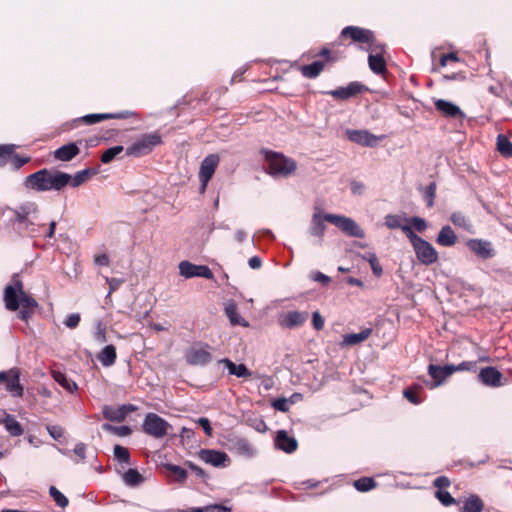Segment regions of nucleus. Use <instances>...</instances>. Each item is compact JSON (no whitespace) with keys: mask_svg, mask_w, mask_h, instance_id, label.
Wrapping results in <instances>:
<instances>
[{"mask_svg":"<svg viewBox=\"0 0 512 512\" xmlns=\"http://www.w3.org/2000/svg\"><path fill=\"white\" fill-rule=\"evenodd\" d=\"M68 179V173L58 170L41 169L26 178L25 186L38 192L60 191L67 186Z\"/></svg>","mask_w":512,"mask_h":512,"instance_id":"1","label":"nucleus"},{"mask_svg":"<svg viewBox=\"0 0 512 512\" xmlns=\"http://www.w3.org/2000/svg\"><path fill=\"white\" fill-rule=\"evenodd\" d=\"M4 301L8 310L16 311L21 308L19 315L23 320H26L37 307V302L23 291L20 281H16L15 286L5 288Z\"/></svg>","mask_w":512,"mask_h":512,"instance_id":"2","label":"nucleus"},{"mask_svg":"<svg viewBox=\"0 0 512 512\" xmlns=\"http://www.w3.org/2000/svg\"><path fill=\"white\" fill-rule=\"evenodd\" d=\"M5 211H10L15 216L14 221L23 225V228L32 236H36L38 229L36 228V218L39 212L38 205L33 201H25L18 206L6 207Z\"/></svg>","mask_w":512,"mask_h":512,"instance_id":"3","label":"nucleus"},{"mask_svg":"<svg viewBox=\"0 0 512 512\" xmlns=\"http://www.w3.org/2000/svg\"><path fill=\"white\" fill-rule=\"evenodd\" d=\"M403 233L409 239L417 259L424 265H431L438 260V252L426 240L415 234L411 227H403Z\"/></svg>","mask_w":512,"mask_h":512,"instance_id":"4","label":"nucleus"},{"mask_svg":"<svg viewBox=\"0 0 512 512\" xmlns=\"http://www.w3.org/2000/svg\"><path fill=\"white\" fill-rule=\"evenodd\" d=\"M268 171L274 177L287 178L295 173L297 164L294 160L282 154L270 153L267 155Z\"/></svg>","mask_w":512,"mask_h":512,"instance_id":"5","label":"nucleus"},{"mask_svg":"<svg viewBox=\"0 0 512 512\" xmlns=\"http://www.w3.org/2000/svg\"><path fill=\"white\" fill-rule=\"evenodd\" d=\"M169 428H171V425L155 413L147 414L143 422L144 432L154 438L164 437Z\"/></svg>","mask_w":512,"mask_h":512,"instance_id":"6","label":"nucleus"},{"mask_svg":"<svg viewBox=\"0 0 512 512\" xmlns=\"http://www.w3.org/2000/svg\"><path fill=\"white\" fill-rule=\"evenodd\" d=\"M328 222L334 224L343 233L351 237L363 238L364 230L352 218L341 215H329Z\"/></svg>","mask_w":512,"mask_h":512,"instance_id":"7","label":"nucleus"},{"mask_svg":"<svg viewBox=\"0 0 512 512\" xmlns=\"http://www.w3.org/2000/svg\"><path fill=\"white\" fill-rule=\"evenodd\" d=\"M161 137L157 133L144 135L133 145L127 148V154L133 156H141L149 153L152 149L160 144Z\"/></svg>","mask_w":512,"mask_h":512,"instance_id":"8","label":"nucleus"},{"mask_svg":"<svg viewBox=\"0 0 512 512\" xmlns=\"http://www.w3.org/2000/svg\"><path fill=\"white\" fill-rule=\"evenodd\" d=\"M186 362L190 365H205L212 359L210 346L207 344H198L192 346L185 355Z\"/></svg>","mask_w":512,"mask_h":512,"instance_id":"9","label":"nucleus"},{"mask_svg":"<svg viewBox=\"0 0 512 512\" xmlns=\"http://www.w3.org/2000/svg\"><path fill=\"white\" fill-rule=\"evenodd\" d=\"M2 385L15 397H20L23 393V387L19 382V371L17 369L0 372V386Z\"/></svg>","mask_w":512,"mask_h":512,"instance_id":"10","label":"nucleus"},{"mask_svg":"<svg viewBox=\"0 0 512 512\" xmlns=\"http://www.w3.org/2000/svg\"><path fill=\"white\" fill-rule=\"evenodd\" d=\"M330 214H326L324 213L321 209L319 208H316L313 215H312V218H311V221H310V225H309V228H308V234L314 238L317 239V241L320 243L323 239V236H324V233H325V230H326V225H325V221L328 222V216Z\"/></svg>","mask_w":512,"mask_h":512,"instance_id":"11","label":"nucleus"},{"mask_svg":"<svg viewBox=\"0 0 512 512\" xmlns=\"http://www.w3.org/2000/svg\"><path fill=\"white\" fill-rule=\"evenodd\" d=\"M218 164L219 157L216 154H210L202 161L199 171L201 192H203L206 189V186L209 180L212 178Z\"/></svg>","mask_w":512,"mask_h":512,"instance_id":"12","label":"nucleus"},{"mask_svg":"<svg viewBox=\"0 0 512 512\" xmlns=\"http://www.w3.org/2000/svg\"><path fill=\"white\" fill-rule=\"evenodd\" d=\"M348 139L362 146L374 147L384 138V136H377L367 130H353L346 131Z\"/></svg>","mask_w":512,"mask_h":512,"instance_id":"13","label":"nucleus"},{"mask_svg":"<svg viewBox=\"0 0 512 512\" xmlns=\"http://www.w3.org/2000/svg\"><path fill=\"white\" fill-rule=\"evenodd\" d=\"M179 272L185 278L203 277L206 279L213 278L212 271L204 265H195L189 261H182L179 264Z\"/></svg>","mask_w":512,"mask_h":512,"instance_id":"14","label":"nucleus"},{"mask_svg":"<svg viewBox=\"0 0 512 512\" xmlns=\"http://www.w3.org/2000/svg\"><path fill=\"white\" fill-rule=\"evenodd\" d=\"M467 247L479 258L490 259L495 256V250L490 241L483 239H470L466 243Z\"/></svg>","mask_w":512,"mask_h":512,"instance_id":"15","label":"nucleus"},{"mask_svg":"<svg viewBox=\"0 0 512 512\" xmlns=\"http://www.w3.org/2000/svg\"><path fill=\"white\" fill-rule=\"evenodd\" d=\"M135 410L136 407L131 404H124L118 407L105 405L102 409V413L107 420L122 422L130 412Z\"/></svg>","mask_w":512,"mask_h":512,"instance_id":"16","label":"nucleus"},{"mask_svg":"<svg viewBox=\"0 0 512 512\" xmlns=\"http://www.w3.org/2000/svg\"><path fill=\"white\" fill-rule=\"evenodd\" d=\"M341 34L349 36L355 42L370 43V47L374 44V37L372 31L355 26L345 27Z\"/></svg>","mask_w":512,"mask_h":512,"instance_id":"17","label":"nucleus"},{"mask_svg":"<svg viewBox=\"0 0 512 512\" xmlns=\"http://www.w3.org/2000/svg\"><path fill=\"white\" fill-rule=\"evenodd\" d=\"M308 312L289 311L279 317V324L284 328H296L308 319Z\"/></svg>","mask_w":512,"mask_h":512,"instance_id":"18","label":"nucleus"},{"mask_svg":"<svg viewBox=\"0 0 512 512\" xmlns=\"http://www.w3.org/2000/svg\"><path fill=\"white\" fill-rule=\"evenodd\" d=\"M383 49L382 45L376 44L370 47V54L368 57L369 67L377 74H382L386 71V64L382 57Z\"/></svg>","mask_w":512,"mask_h":512,"instance_id":"19","label":"nucleus"},{"mask_svg":"<svg viewBox=\"0 0 512 512\" xmlns=\"http://www.w3.org/2000/svg\"><path fill=\"white\" fill-rule=\"evenodd\" d=\"M199 456L205 463L215 467L225 466L226 462H229L228 455L221 451L203 449L200 451Z\"/></svg>","mask_w":512,"mask_h":512,"instance_id":"20","label":"nucleus"},{"mask_svg":"<svg viewBox=\"0 0 512 512\" xmlns=\"http://www.w3.org/2000/svg\"><path fill=\"white\" fill-rule=\"evenodd\" d=\"M434 104L436 109L446 117L463 118L465 116L461 109L452 102L442 99H436L434 101Z\"/></svg>","mask_w":512,"mask_h":512,"instance_id":"21","label":"nucleus"},{"mask_svg":"<svg viewBox=\"0 0 512 512\" xmlns=\"http://www.w3.org/2000/svg\"><path fill=\"white\" fill-rule=\"evenodd\" d=\"M80 153V149L76 143L65 144L53 152L56 160L68 162L75 158Z\"/></svg>","mask_w":512,"mask_h":512,"instance_id":"22","label":"nucleus"},{"mask_svg":"<svg viewBox=\"0 0 512 512\" xmlns=\"http://www.w3.org/2000/svg\"><path fill=\"white\" fill-rule=\"evenodd\" d=\"M478 377L487 386L498 387L501 385L502 374L494 367L483 368Z\"/></svg>","mask_w":512,"mask_h":512,"instance_id":"23","label":"nucleus"},{"mask_svg":"<svg viewBox=\"0 0 512 512\" xmlns=\"http://www.w3.org/2000/svg\"><path fill=\"white\" fill-rule=\"evenodd\" d=\"M231 450L244 457H253L257 454V449L246 439L238 438L232 442Z\"/></svg>","mask_w":512,"mask_h":512,"instance_id":"24","label":"nucleus"},{"mask_svg":"<svg viewBox=\"0 0 512 512\" xmlns=\"http://www.w3.org/2000/svg\"><path fill=\"white\" fill-rule=\"evenodd\" d=\"M275 446L286 453H292L297 449V441L289 437L286 431L280 430L275 439Z\"/></svg>","mask_w":512,"mask_h":512,"instance_id":"25","label":"nucleus"},{"mask_svg":"<svg viewBox=\"0 0 512 512\" xmlns=\"http://www.w3.org/2000/svg\"><path fill=\"white\" fill-rule=\"evenodd\" d=\"M224 312L231 325H240L243 327L249 326V323L238 313L237 306L234 302H226Z\"/></svg>","mask_w":512,"mask_h":512,"instance_id":"26","label":"nucleus"},{"mask_svg":"<svg viewBox=\"0 0 512 512\" xmlns=\"http://www.w3.org/2000/svg\"><path fill=\"white\" fill-rule=\"evenodd\" d=\"M451 370L452 368H449V365L438 366L430 364L428 366V373L435 381L434 386L441 385L446 380V378L451 376Z\"/></svg>","mask_w":512,"mask_h":512,"instance_id":"27","label":"nucleus"},{"mask_svg":"<svg viewBox=\"0 0 512 512\" xmlns=\"http://www.w3.org/2000/svg\"><path fill=\"white\" fill-rule=\"evenodd\" d=\"M457 241V236L448 225L443 226L437 236V243L444 247L453 246Z\"/></svg>","mask_w":512,"mask_h":512,"instance_id":"28","label":"nucleus"},{"mask_svg":"<svg viewBox=\"0 0 512 512\" xmlns=\"http://www.w3.org/2000/svg\"><path fill=\"white\" fill-rule=\"evenodd\" d=\"M362 87L363 86L360 84L351 83L347 87L331 91L330 94L335 98L348 99L349 97L358 94L361 91Z\"/></svg>","mask_w":512,"mask_h":512,"instance_id":"29","label":"nucleus"},{"mask_svg":"<svg viewBox=\"0 0 512 512\" xmlns=\"http://www.w3.org/2000/svg\"><path fill=\"white\" fill-rule=\"evenodd\" d=\"M371 333H372L371 328H365L362 331H360L359 333L347 334L343 338V344L348 345V346L357 345V344L367 340L369 338V336L371 335Z\"/></svg>","mask_w":512,"mask_h":512,"instance_id":"30","label":"nucleus"},{"mask_svg":"<svg viewBox=\"0 0 512 512\" xmlns=\"http://www.w3.org/2000/svg\"><path fill=\"white\" fill-rule=\"evenodd\" d=\"M122 480L127 486L137 487L145 481V478L136 469L130 468L123 473Z\"/></svg>","mask_w":512,"mask_h":512,"instance_id":"31","label":"nucleus"},{"mask_svg":"<svg viewBox=\"0 0 512 512\" xmlns=\"http://www.w3.org/2000/svg\"><path fill=\"white\" fill-rule=\"evenodd\" d=\"M116 349L113 345L105 346L98 354V360L103 366L109 367L115 363Z\"/></svg>","mask_w":512,"mask_h":512,"instance_id":"32","label":"nucleus"},{"mask_svg":"<svg viewBox=\"0 0 512 512\" xmlns=\"http://www.w3.org/2000/svg\"><path fill=\"white\" fill-rule=\"evenodd\" d=\"M220 362L225 365L231 375H235L237 377H249L251 375V372L244 364L237 365L229 359H223Z\"/></svg>","mask_w":512,"mask_h":512,"instance_id":"33","label":"nucleus"},{"mask_svg":"<svg viewBox=\"0 0 512 512\" xmlns=\"http://www.w3.org/2000/svg\"><path fill=\"white\" fill-rule=\"evenodd\" d=\"M53 378L54 380L61 385L65 390L73 393L76 392L78 389L77 384L70 378L66 376V374L60 372V371H53Z\"/></svg>","mask_w":512,"mask_h":512,"instance_id":"34","label":"nucleus"},{"mask_svg":"<svg viewBox=\"0 0 512 512\" xmlns=\"http://www.w3.org/2000/svg\"><path fill=\"white\" fill-rule=\"evenodd\" d=\"M3 424L5 426V429L9 432L12 436H20L23 434V428L21 424L15 419L12 415H7L3 419Z\"/></svg>","mask_w":512,"mask_h":512,"instance_id":"35","label":"nucleus"},{"mask_svg":"<svg viewBox=\"0 0 512 512\" xmlns=\"http://www.w3.org/2000/svg\"><path fill=\"white\" fill-rule=\"evenodd\" d=\"M123 114H111V113H103V114H88L81 118V120L88 124H95L102 120L106 119H116V118H123Z\"/></svg>","mask_w":512,"mask_h":512,"instance_id":"36","label":"nucleus"},{"mask_svg":"<svg viewBox=\"0 0 512 512\" xmlns=\"http://www.w3.org/2000/svg\"><path fill=\"white\" fill-rule=\"evenodd\" d=\"M92 174V170L90 169H84L82 171L77 172L74 176H71L69 174V179L67 180V185H70L71 187H79L83 183H85L89 176Z\"/></svg>","mask_w":512,"mask_h":512,"instance_id":"37","label":"nucleus"},{"mask_svg":"<svg viewBox=\"0 0 512 512\" xmlns=\"http://www.w3.org/2000/svg\"><path fill=\"white\" fill-rule=\"evenodd\" d=\"M323 69L324 63L321 61H315L310 65L302 66L301 72L303 76L307 78H315L322 72Z\"/></svg>","mask_w":512,"mask_h":512,"instance_id":"38","label":"nucleus"},{"mask_svg":"<svg viewBox=\"0 0 512 512\" xmlns=\"http://www.w3.org/2000/svg\"><path fill=\"white\" fill-rule=\"evenodd\" d=\"M463 512H482L483 503L478 496L472 495L463 505Z\"/></svg>","mask_w":512,"mask_h":512,"instance_id":"39","label":"nucleus"},{"mask_svg":"<svg viewBox=\"0 0 512 512\" xmlns=\"http://www.w3.org/2000/svg\"><path fill=\"white\" fill-rule=\"evenodd\" d=\"M497 149L505 157L512 156V143L504 135L497 137Z\"/></svg>","mask_w":512,"mask_h":512,"instance_id":"40","label":"nucleus"},{"mask_svg":"<svg viewBox=\"0 0 512 512\" xmlns=\"http://www.w3.org/2000/svg\"><path fill=\"white\" fill-rule=\"evenodd\" d=\"M451 222L458 227H461L467 231H471L472 225L466 216L461 212H454L450 217Z\"/></svg>","mask_w":512,"mask_h":512,"instance_id":"41","label":"nucleus"},{"mask_svg":"<svg viewBox=\"0 0 512 512\" xmlns=\"http://www.w3.org/2000/svg\"><path fill=\"white\" fill-rule=\"evenodd\" d=\"M354 487L360 492H367L376 487V483L373 478L363 477L354 482Z\"/></svg>","mask_w":512,"mask_h":512,"instance_id":"42","label":"nucleus"},{"mask_svg":"<svg viewBox=\"0 0 512 512\" xmlns=\"http://www.w3.org/2000/svg\"><path fill=\"white\" fill-rule=\"evenodd\" d=\"M15 149L13 144L0 145V167L11 160Z\"/></svg>","mask_w":512,"mask_h":512,"instance_id":"43","label":"nucleus"},{"mask_svg":"<svg viewBox=\"0 0 512 512\" xmlns=\"http://www.w3.org/2000/svg\"><path fill=\"white\" fill-rule=\"evenodd\" d=\"M165 467L176 481L182 482L187 478V471L184 468L173 464H167Z\"/></svg>","mask_w":512,"mask_h":512,"instance_id":"44","label":"nucleus"},{"mask_svg":"<svg viewBox=\"0 0 512 512\" xmlns=\"http://www.w3.org/2000/svg\"><path fill=\"white\" fill-rule=\"evenodd\" d=\"M385 225L389 229L400 228L403 231V227H410L409 225L402 224V217L399 215L388 214L385 216Z\"/></svg>","mask_w":512,"mask_h":512,"instance_id":"45","label":"nucleus"},{"mask_svg":"<svg viewBox=\"0 0 512 512\" xmlns=\"http://www.w3.org/2000/svg\"><path fill=\"white\" fill-rule=\"evenodd\" d=\"M49 493L59 507L65 508L68 505L69 501L67 497L62 494L56 487L51 486Z\"/></svg>","mask_w":512,"mask_h":512,"instance_id":"46","label":"nucleus"},{"mask_svg":"<svg viewBox=\"0 0 512 512\" xmlns=\"http://www.w3.org/2000/svg\"><path fill=\"white\" fill-rule=\"evenodd\" d=\"M363 259L369 262L374 275L380 276L382 274V267L375 253H367L363 256Z\"/></svg>","mask_w":512,"mask_h":512,"instance_id":"47","label":"nucleus"},{"mask_svg":"<svg viewBox=\"0 0 512 512\" xmlns=\"http://www.w3.org/2000/svg\"><path fill=\"white\" fill-rule=\"evenodd\" d=\"M123 146H114L103 152L101 161L105 164L110 163L118 154L123 151Z\"/></svg>","mask_w":512,"mask_h":512,"instance_id":"48","label":"nucleus"},{"mask_svg":"<svg viewBox=\"0 0 512 512\" xmlns=\"http://www.w3.org/2000/svg\"><path fill=\"white\" fill-rule=\"evenodd\" d=\"M114 457L119 462H123L126 464H129L130 462V455L128 449L121 445H116L114 447Z\"/></svg>","mask_w":512,"mask_h":512,"instance_id":"49","label":"nucleus"},{"mask_svg":"<svg viewBox=\"0 0 512 512\" xmlns=\"http://www.w3.org/2000/svg\"><path fill=\"white\" fill-rule=\"evenodd\" d=\"M94 339L100 344L105 343L107 341L106 326L101 321H97L95 324Z\"/></svg>","mask_w":512,"mask_h":512,"instance_id":"50","label":"nucleus"},{"mask_svg":"<svg viewBox=\"0 0 512 512\" xmlns=\"http://www.w3.org/2000/svg\"><path fill=\"white\" fill-rule=\"evenodd\" d=\"M102 429L118 436L124 437L130 434L131 430L128 426L115 427L110 424H103Z\"/></svg>","mask_w":512,"mask_h":512,"instance_id":"51","label":"nucleus"},{"mask_svg":"<svg viewBox=\"0 0 512 512\" xmlns=\"http://www.w3.org/2000/svg\"><path fill=\"white\" fill-rule=\"evenodd\" d=\"M407 221L410 223V227L415 229L417 232H423L427 228L426 221L421 217H412L410 219H407Z\"/></svg>","mask_w":512,"mask_h":512,"instance_id":"52","label":"nucleus"},{"mask_svg":"<svg viewBox=\"0 0 512 512\" xmlns=\"http://www.w3.org/2000/svg\"><path fill=\"white\" fill-rule=\"evenodd\" d=\"M436 195V184L430 183L425 190L424 199L428 207H432L434 204V198Z\"/></svg>","mask_w":512,"mask_h":512,"instance_id":"53","label":"nucleus"},{"mask_svg":"<svg viewBox=\"0 0 512 512\" xmlns=\"http://www.w3.org/2000/svg\"><path fill=\"white\" fill-rule=\"evenodd\" d=\"M449 368H452V370H451V375H452L454 372H457V371H470V370H475V369H476V362H467V361H464V362L460 363L459 365L450 364V365H449Z\"/></svg>","mask_w":512,"mask_h":512,"instance_id":"54","label":"nucleus"},{"mask_svg":"<svg viewBox=\"0 0 512 512\" xmlns=\"http://www.w3.org/2000/svg\"><path fill=\"white\" fill-rule=\"evenodd\" d=\"M436 497L445 506L451 505L455 502L454 498L450 495V493L444 490H438L436 492Z\"/></svg>","mask_w":512,"mask_h":512,"instance_id":"55","label":"nucleus"},{"mask_svg":"<svg viewBox=\"0 0 512 512\" xmlns=\"http://www.w3.org/2000/svg\"><path fill=\"white\" fill-rule=\"evenodd\" d=\"M47 431L50 434V436L55 440H59L64 436V429L58 425L47 426Z\"/></svg>","mask_w":512,"mask_h":512,"instance_id":"56","label":"nucleus"},{"mask_svg":"<svg viewBox=\"0 0 512 512\" xmlns=\"http://www.w3.org/2000/svg\"><path fill=\"white\" fill-rule=\"evenodd\" d=\"M272 406L281 412H287L290 408L289 400L287 398H278L276 399Z\"/></svg>","mask_w":512,"mask_h":512,"instance_id":"57","label":"nucleus"},{"mask_svg":"<svg viewBox=\"0 0 512 512\" xmlns=\"http://www.w3.org/2000/svg\"><path fill=\"white\" fill-rule=\"evenodd\" d=\"M79 322H80V315L78 313H72V314L67 316L64 324L68 328L73 329V328H76L78 326Z\"/></svg>","mask_w":512,"mask_h":512,"instance_id":"58","label":"nucleus"},{"mask_svg":"<svg viewBox=\"0 0 512 512\" xmlns=\"http://www.w3.org/2000/svg\"><path fill=\"white\" fill-rule=\"evenodd\" d=\"M197 423L201 426V428L204 430L205 434L208 436L212 435V427L210 425V421L208 418L201 417L197 420Z\"/></svg>","mask_w":512,"mask_h":512,"instance_id":"59","label":"nucleus"},{"mask_svg":"<svg viewBox=\"0 0 512 512\" xmlns=\"http://www.w3.org/2000/svg\"><path fill=\"white\" fill-rule=\"evenodd\" d=\"M312 323H313V327L316 329V330H321L324 326V319L322 318V316L320 315V313L318 311H315L312 315Z\"/></svg>","mask_w":512,"mask_h":512,"instance_id":"60","label":"nucleus"},{"mask_svg":"<svg viewBox=\"0 0 512 512\" xmlns=\"http://www.w3.org/2000/svg\"><path fill=\"white\" fill-rule=\"evenodd\" d=\"M106 282L109 285V293L107 296L109 297L111 293L115 291L123 283V280L118 278H106Z\"/></svg>","mask_w":512,"mask_h":512,"instance_id":"61","label":"nucleus"},{"mask_svg":"<svg viewBox=\"0 0 512 512\" xmlns=\"http://www.w3.org/2000/svg\"><path fill=\"white\" fill-rule=\"evenodd\" d=\"M230 511H231L230 507L215 504V505L206 506L204 512H230Z\"/></svg>","mask_w":512,"mask_h":512,"instance_id":"62","label":"nucleus"},{"mask_svg":"<svg viewBox=\"0 0 512 512\" xmlns=\"http://www.w3.org/2000/svg\"><path fill=\"white\" fill-rule=\"evenodd\" d=\"M311 278L314 281L320 282L324 285H326L330 282V278L321 272H316V273L312 274Z\"/></svg>","mask_w":512,"mask_h":512,"instance_id":"63","label":"nucleus"},{"mask_svg":"<svg viewBox=\"0 0 512 512\" xmlns=\"http://www.w3.org/2000/svg\"><path fill=\"white\" fill-rule=\"evenodd\" d=\"M365 190V186L361 182L353 181L351 183V191L353 194L361 195Z\"/></svg>","mask_w":512,"mask_h":512,"instance_id":"64","label":"nucleus"}]
</instances>
